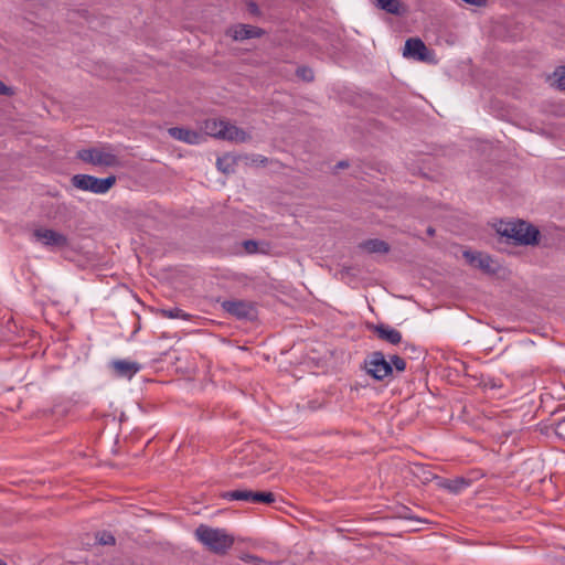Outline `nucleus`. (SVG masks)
I'll return each mask as SVG.
<instances>
[{"label": "nucleus", "mask_w": 565, "mask_h": 565, "mask_svg": "<svg viewBox=\"0 0 565 565\" xmlns=\"http://www.w3.org/2000/svg\"><path fill=\"white\" fill-rule=\"evenodd\" d=\"M374 331L381 340L391 344H398L402 341L401 332L387 324H379L374 328Z\"/></svg>", "instance_id": "2eb2a0df"}, {"label": "nucleus", "mask_w": 565, "mask_h": 565, "mask_svg": "<svg viewBox=\"0 0 565 565\" xmlns=\"http://www.w3.org/2000/svg\"><path fill=\"white\" fill-rule=\"evenodd\" d=\"M364 363L366 373L377 381H382L392 374L391 363L380 351L371 353Z\"/></svg>", "instance_id": "423d86ee"}, {"label": "nucleus", "mask_w": 565, "mask_h": 565, "mask_svg": "<svg viewBox=\"0 0 565 565\" xmlns=\"http://www.w3.org/2000/svg\"><path fill=\"white\" fill-rule=\"evenodd\" d=\"M228 34L234 40H246L252 38H258L263 34V31L256 26L248 24H238L228 30Z\"/></svg>", "instance_id": "4468645a"}, {"label": "nucleus", "mask_w": 565, "mask_h": 565, "mask_svg": "<svg viewBox=\"0 0 565 565\" xmlns=\"http://www.w3.org/2000/svg\"><path fill=\"white\" fill-rule=\"evenodd\" d=\"M204 131L205 135L234 142H245L249 139L246 131L226 120L209 119L204 124Z\"/></svg>", "instance_id": "f03ea898"}, {"label": "nucleus", "mask_w": 565, "mask_h": 565, "mask_svg": "<svg viewBox=\"0 0 565 565\" xmlns=\"http://www.w3.org/2000/svg\"><path fill=\"white\" fill-rule=\"evenodd\" d=\"M375 4L387 13L399 15L403 13L399 0H375Z\"/></svg>", "instance_id": "dca6fc26"}, {"label": "nucleus", "mask_w": 565, "mask_h": 565, "mask_svg": "<svg viewBox=\"0 0 565 565\" xmlns=\"http://www.w3.org/2000/svg\"><path fill=\"white\" fill-rule=\"evenodd\" d=\"M388 362L391 363L392 369H393V367H395V369H396V371H398V372H403V371H405V369H406V362H405V360H404V359H402V358H401V356H398V355H393V356L391 358V361H388Z\"/></svg>", "instance_id": "4be33fe9"}, {"label": "nucleus", "mask_w": 565, "mask_h": 565, "mask_svg": "<svg viewBox=\"0 0 565 565\" xmlns=\"http://www.w3.org/2000/svg\"><path fill=\"white\" fill-rule=\"evenodd\" d=\"M32 236L35 242L47 248H64L68 246L67 236L51 228H36L33 231Z\"/></svg>", "instance_id": "0eeeda50"}, {"label": "nucleus", "mask_w": 565, "mask_h": 565, "mask_svg": "<svg viewBox=\"0 0 565 565\" xmlns=\"http://www.w3.org/2000/svg\"><path fill=\"white\" fill-rule=\"evenodd\" d=\"M361 247L369 253L385 254L390 250L388 244L381 239H369Z\"/></svg>", "instance_id": "a211bd4d"}, {"label": "nucleus", "mask_w": 565, "mask_h": 565, "mask_svg": "<svg viewBox=\"0 0 565 565\" xmlns=\"http://www.w3.org/2000/svg\"><path fill=\"white\" fill-rule=\"evenodd\" d=\"M224 311L237 319H253L255 309L252 303L243 300H226L222 302Z\"/></svg>", "instance_id": "1a4fd4ad"}, {"label": "nucleus", "mask_w": 565, "mask_h": 565, "mask_svg": "<svg viewBox=\"0 0 565 565\" xmlns=\"http://www.w3.org/2000/svg\"><path fill=\"white\" fill-rule=\"evenodd\" d=\"M502 235L512 238L515 243L522 245H533L537 243L539 230L524 221L507 223L501 231Z\"/></svg>", "instance_id": "20e7f679"}, {"label": "nucleus", "mask_w": 565, "mask_h": 565, "mask_svg": "<svg viewBox=\"0 0 565 565\" xmlns=\"http://www.w3.org/2000/svg\"><path fill=\"white\" fill-rule=\"evenodd\" d=\"M116 183V177L97 178L89 174H75L72 178V184L83 191H89L95 194L107 193Z\"/></svg>", "instance_id": "39448f33"}, {"label": "nucleus", "mask_w": 565, "mask_h": 565, "mask_svg": "<svg viewBox=\"0 0 565 565\" xmlns=\"http://www.w3.org/2000/svg\"><path fill=\"white\" fill-rule=\"evenodd\" d=\"M556 85L559 89H565V68L555 72Z\"/></svg>", "instance_id": "b1692460"}, {"label": "nucleus", "mask_w": 565, "mask_h": 565, "mask_svg": "<svg viewBox=\"0 0 565 565\" xmlns=\"http://www.w3.org/2000/svg\"><path fill=\"white\" fill-rule=\"evenodd\" d=\"M0 565H7L6 563H3L2 561H0Z\"/></svg>", "instance_id": "c756f323"}, {"label": "nucleus", "mask_w": 565, "mask_h": 565, "mask_svg": "<svg viewBox=\"0 0 565 565\" xmlns=\"http://www.w3.org/2000/svg\"><path fill=\"white\" fill-rule=\"evenodd\" d=\"M0 95H4V96L13 95L12 88L7 86L6 84H3L1 81H0Z\"/></svg>", "instance_id": "a878e982"}, {"label": "nucleus", "mask_w": 565, "mask_h": 565, "mask_svg": "<svg viewBox=\"0 0 565 565\" xmlns=\"http://www.w3.org/2000/svg\"><path fill=\"white\" fill-rule=\"evenodd\" d=\"M429 51L420 39H408L404 47V56L413 57L418 61H427Z\"/></svg>", "instance_id": "f8f14e48"}, {"label": "nucleus", "mask_w": 565, "mask_h": 565, "mask_svg": "<svg viewBox=\"0 0 565 565\" xmlns=\"http://www.w3.org/2000/svg\"><path fill=\"white\" fill-rule=\"evenodd\" d=\"M194 535L206 548L216 554H223L234 543V539L223 529H214L205 524L196 527Z\"/></svg>", "instance_id": "f257e3e1"}, {"label": "nucleus", "mask_w": 565, "mask_h": 565, "mask_svg": "<svg viewBox=\"0 0 565 565\" xmlns=\"http://www.w3.org/2000/svg\"><path fill=\"white\" fill-rule=\"evenodd\" d=\"M116 376L130 380L141 366L137 362L128 360H115L110 363Z\"/></svg>", "instance_id": "ddd939ff"}, {"label": "nucleus", "mask_w": 565, "mask_h": 565, "mask_svg": "<svg viewBox=\"0 0 565 565\" xmlns=\"http://www.w3.org/2000/svg\"><path fill=\"white\" fill-rule=\"evenodd\" d=\"M463 257L471 266L479 268L484 273L495 271L494 262L487 254L466 250L463 252Z\"/></svg>", "instance_id": "9d476101"}, {"label": "nucleus", "mask_w": 565, "mask_h": 565, "mask_svg": "<svg viewBox=\"0 0 565 565\" xmlns=\"http://www.w3.org/2000/svg\"><path fill=\"white\" fill-rule=\"evenodd\" d=\"M434 232H435V231H434L433 228H428V234H429V235H433V234H434Z\"/></svg>", "instance_id": "c85d7f7f"}, {"label": "nucleus", "mask_w": 565, "mask_h": 565, "mask_svg": "<svg viewBox=\"0 0 565 565\" xmlns=\"http://www.w3.org/2000/svg\"><path fill=\"white\" fill-rule=\"evenodd\" d=\"M227 500L246 501L252 503H266L275 502V495L271 492L253 491L248 489H237L228 491L224 494Z\"/></svg>", "instance_id": "6e6552de"}, {"label": "nucleus", "mask_w": 565, "mask_h": 565, "mask_svg": "<svg viewBox=\"0 0 565 565\" xmlns=\"http://www.w3.org/2000/svg\"><path fill=\"white\" fill-rule=\"evenodd\" d=\"M77 158L96 167H116L119 164L118 156L110 145L82 149L77 152Z\"/></svg>", "instance_id": "7ed1b4c3"}, {"label": "nucleus", "mask_w": 565, "mask_h": 565, "mask_svg": "<svg viewBox=\"0 0 565 565\" xmlns=\"http://www.w3.org/2000/svg\"><path fill=\"white\" fill-rule=\"evenodd\" d=\"M96 540L100 545H114L116 542L115 536L106 531L97 533Z\"/></svg>", "instance_id": "412c9836"}, {"label": "nucleus", "mask_w": 565, "mask_h": 565, "mask_svg": "<svg viewBox=\"0 0 565 565\" xmlns=\"http://www.w3.org/2000/svg\"><path fill=\"white\" fill-rule=\"evenodd\" d=\"M233 164H234V160L230 156H224L222 158H218L216 161V166H217L218 170H221L224 173L233 172V170H234Z\"/></svg>", "instance_id": "6ab92c4d"}, {"label": "nucleus", "mask_w": 565, "mask_h": 565, "mask_svg": "<svg viewBox=\"0 0 565 565\" xmlns=\"http://www.w3.org/2000/svg\"><path fill=\"white\" fill-rule=\"evenodd\" d=\"M168 132L172 138L189 145H199L205 140L203 134L188 128L173 127Z\"/></svg>", "instance_id": "9b49d317"}, {"label": "nucleus", "mask_w": 565, "mask_h": 565, "mask_svg": "<svg viewBox=\"0 0 565 565\" xmlns=\"http://www.w3.org/2000/svg\"><path fill=\"white\" fill-rule=\"evenodd\" d=\"M297 75L303 81L310 82L313 79V72L308 67H300L297 70Z\"/></svg>", "instance_id": "5701e85b"}, {"label": "nucleus", "mask_w": 565, "mask_h": 565, "mask_svg": "<svg viewBox=\"0 0 565 565\" xmlns=\"http://www.w3.org/2000/svg\"><path fill=\"white\" fill-rule=\"evenodd\" d=\"M462 1L468 4H472V6H477V7L483 6L486 3V0H462Z\"/></svg>", "instance_id": "bb28decb"}, {"label": "nucleus", "mask_w": 565, "mask_h": 565, "mask_svg": "<svg viewBox=\"0 0 565 565\" xmlns=\"http://www.w3.org/2000/svg\"><path fill=\"white\" fill-rule=\"evenodd\" d=\"M244 247L248 253H255L257 250V243L255 241L244 242Z\"/></svg>", "instance_id": "393cba45"}, {"label": "nucleus", "mask_w": 565, "mask_h": 565, "mask_svg": "<svg viewBox=\"0 0 565 565\" xmlns=\"http://www.w3.org/2000/svg\"><path fill=\"white\" fill-rule=\"evenodd\" d=\"M562 430H565V419L558 422L556 425L557 434H562Z\"/></svg>", "instance_id": "cd10ccee"}, {"label": "nucleus", "mask_w": 565, "mask_h": 565, "mask_svg": "<svg viewBox=\"0 0 565 565\" xmlns=\"http://www.w3.org/2000/svg\"><path fill=\"white\" fill-rule=\"evenodd\" d=\"M470 486V482L465 478H456L451 480H445L441 487L450 491L451 493H459Z\"/></svg>", "instance_id": "f3484780"}, {"label": "nucleus", "mask_w": 565, "mask_h": 565, "mask_svg": "<svg viewBox=\"0 0 565 565\" xmlns=\"http://www.w3.org/2000/svg\"><path fill=\"white\" fill-rule=\"evenodd\" d=\"M161 315L164 318H169V319H183V320H186L190 317L188 313H185L183 310H181L179 308L163 309V310H161Z\"/></svg>", "instance_id": "aec40b11"}]
</instances>
